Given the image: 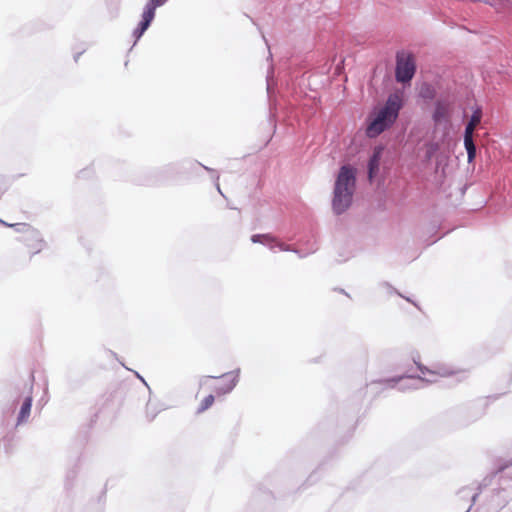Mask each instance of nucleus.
<instances>
[{"label": "nucleus", "mask_w": 512, "mask_h": 512, "mask_svg": "<svg viewBox=\"0 0 512 512\" xmlns=\"http://www.w3.org/2000/svg\"><path fill=\"white\" fill-rule=\"evenodd\" d=\"M166 1L167 0H148L142 14V20L134 32L137 39L143 35L154 19L156 8L163 5Z\"/></svg>", "instance_id": "obj_6"}, {"label": "nucleus", "mask_w": 512, "mask_h": 512, "mask_svg": "<svg viewBox=\"0 0 512 512\" xmlns=\"http://www.w3.org/2000/svg\"><path fill=\"white\" fill-rule=\"evenodd\" d=\"M0 225H4V226H8V227H14L15 226L14 224H8L7 222L3 221L2 219H0Z\"/></svg>", "instance_id": "obj_13"}, {"label": "nucleus", "mask_w": 512, "mask_h": 512, "mask_svg": "<svg viewBox=\"0 0 512 512\" xmlns=\"http://www.w3.org/2000/svg\"><path fill=\"white\" fill-rule=\"evenodd\" d=\"M280 249H284L283 244H279Z\"/></svg>", "instance_id": "obj_14"}, {"label": "nucleus", "mask_w": 512, "mask_h": 512, "mask_svg": "<svg viewBox=\"0 0 512 512\" xmlns=\"http://www.w3.org/2000/svg\"><path fill=\"white\" fill-rule=\"evenodd\" d=\"M31 406H32V398L27 397L24 400V402L22 403V406H21V409H20V412L18 415V421H17L18 424L25 422L29 418V415L31 412Z\"/></svg>", "instance_id": "obj_10"}, {"label": "nucleus", "mask_w": 512, "mask_h": 512, "mask_svg": "<svg viewBox=\"0 0 512 512\" xmlns=\"http://www.w3.org/2000/svg\"><path fill=\"white\" fill-rule=\"evenodd\" d=\"M23 242L30 256H34L40 253L46 247V243L43 240L39 231L31 228L30 226L27 227L26 235L23 239Z\"/></svg>", "instance_id": "obj_7"}, {"label": "nucleus", "mask_w": 512, "mask_h": 512, "mask_svg": "<svg viewBox=\"0 0 512 512\" xmlns=\"http://www.w3.org/2000/svg\"><path fill=\"white\" fill-rule=\"evenodd\" d=\"M419 94L424 99H433L435 90L431 85L425 83L421 86Z\"/></svg>", "instance_id": "obj_11"}, {"label": "nucleus", "mask_w": 512, "mask_h": 512, "mask_svg": "<svg viewBox=\"0 0 512 512\" xmlns=\"http://www.w3.org/2000/svg\"><path fill=\"white\" fill-rule=\"evenodd\" d=\"M251 240L254 243L268 244L272 241V237L268 234H257L253 235Z\"/></svg>", "instance_id": "obj_12"}, {"label": "nucleus", "mask_w": 512, "mask_h": 512, "mask_svg": "<svg viewBox=\"0 0 512 512\" xmlns=\"http://www.w3.org/2000/svg\"><path fill=\"white\" fill-rule=\"evenodd\" d=\"M234 385L232 376H222L221 378L209 377L204 382V386H207L211 393L202 400L197 413H202L209 409L214 403L215 395L220 396L230 392Z\"/></svg>", "instance_id": "obj_3"}, {"label": "nucleus", "mask_w": 512, "mask_h": 512, "mask_svg": "<svg viewBox=\"0 0 512 512\" xmlns=\"http://www.w3.org/2000/svg\"><path fill=\"white\" fill-rule=\"evenodd\" d=\"M450 113V104L446 101H437L435 103V111L433 113V120L435 123L446 121Z\"/></svg>", "instance_id": "obj_8"}, {"label": "nucleus", "mask_w": 512, "mask_h": 512, "mask_svg": "<svg viewBox=\"0 0 512 512\" xmlns=\"http://www.w3.org/2000/svg\"><path fill=\"white\" fill-rule=\"evenodd\" d=\"M402 108V98L398 94H392L388 97L384 107L374 111L368 118L366 135L369 138H375L391 127L399 115Z\"/></svg>", "instance_id": "obj_1"}, {"label": "nucleus", "mask_w": 512, "mask_h": 512, "mask_svg": "<svg viewBox=\"0 0 512 512\" xmlns=\"http://www.w3.org/2000/svg\"><path fill=\"white\" fill-rule=\"evenodd\" d=\"M382 151H383L382 147H376L374 149L372 157L369 160L368 173H369L370 180L374 177V175L377 173V171L379 169V163H380Z\"/></svg>", "instance_id": "obj_9"}, {"label": "nucleus", "mask_w": 512, "mask_h": 512, "mask_svg": "<svg viewBox=\"0 0 512 512\" xmlns=\"http://www.w3.org/2000/svg\"><path fill=\"white\" fill-rule=\"evenodd\" d=\"M416 71L415 59L410 53H399L396 62V80L398 82H409Z\"/></svg>", "instance_id": "obj_4"}, {"label": "nucleus", "mask_w": 512, "mask_h": 512, "mask_svg": "<svg viewBox=\"0 0 512 512\" xmlns=\"http://www.w3.org/2000/svg\"><path fill=\"white\" fill-rule=\"evenodd\" d=\"M482 112L480 109H477L473 112L464 133V145L468 154V162L471 163L476 156V147L473 142V133L475 128L481 122Z\"/></svg>", "instance_id": "obj_5"}, {"label": "nucleus", "mask_w": 512, "mask_h": 512, "mask_svg": "<svg viewBox=\"0 0 512 512\" xmlns=\"http://www.w3.org/2000/svg\"><path fill=\"white\" fill-rule=\"evenodd\" d=\"M355 187V172L349 166H342L335 182L333 210L343 213L351 204Z\"/></svg>", "instance_id": "obj_2"}]
</instances>
